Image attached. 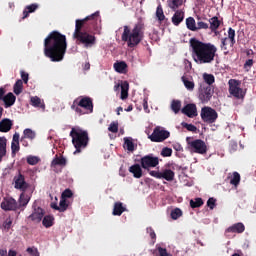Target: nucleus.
<instances>
[{"label":"nucleus","instance_id":"nucleus-1","mask_svg":"<svg viewBox=\"0 0 256 256\" xmlns=\"http://www.w3.org/2000/svg\"><path fill=\"white\" fill-rule=\"evenodd\" d=\"M67 53V36L59 31H52L44 39V55L54 63L63 61Z\"/></svg>","mask_w":256,"mask_h":256},{"label":"nucleus","instance_id":"nucleus-2","mask_svg":"<svg viewBox=\"0 0 256 256\" xmlns=\"http://www.w3.org/2000/svg\"><path fill=\"white\" fill-rule=\"evenodd\" d=\"M190 47L195 63L205 64L213 63V61H215V55H217L216 45L202 42L197 38H191Z\"/></svg>","mask_w":256,"mask_h":256},{"label":"nucleus","instance_id":"nucleus-3","mask_svg":"<svg viewBox=\"0 0 256 256\" xmlns=\"http://www.w3.org/2000/svg\"><path fill=\"white\" fill-rule=\"evenodd\" d=\"M123 29L121 40L127 43V47L130 49L137 47L145 39V24L142 21L136 23L133 29L127 25Z\"/></svg>","mask_w":256,"mask_h":256},{"label":"nucleus","instance_id":"nucleus-4","mask_svg":"<svg viewBox=\"0 0 256 256\" xmlns=\"http://www.w3.org/2000/svg\"><path fill=\"white\" fill-rule=\"evenodd\" d=\"M70 137L72 138V144L76 149L74 155L81 153V150L86 149L87 145H89V132H87V130L72 128Z\"/></svg>","mask_w":256,"mask_h":256},{"label":"nucleus","instance_id":"nucleus-5","mask_svg":"<svg viewBox=\"0 0 256 256\" xmlns=\"http://www.w3.org/2000/svg\"><path fill=\"white\" fill-rule=\"evenodd\" d=\"M71 109L77 115L93 113V99L89 96H80L73 101Z\"/></svg>","mask_w":256,"mask_h":256},{"label":"nucleus","instance_id":"nucleus-6","mask_svg":"<svg viewBox=\"0 0 256 256\" xmlns=\"http://www.w3.org/2000/svg\"><path fill=\"white\" fill-rule=\"evenodd\" d=\"M187 149L191 153H198V155H205L207 153V144L201 139L194 140L193 137L186 138Z\"/></svg>","mask_w":256,"mask_h":256},{"label":"nucleus","instance_id":"nucleus-7","mask_svg":"<svg viewBox=\"0 0 256 256\" xmlns=\"http://www.w3.org/2000/svg\"><path fill=\"white\" fill-rule=\"evenodd\" d=\"M229 85V93L232 95V97H235V99H245V95H247V91L243 90L241 88V81L230 79L228 81Z\"/></svg>","mask_w":256,"mask_h":256},{"label":"nucleus","instance_id":"nucleus-8","mask_svg":"<svg viewBox=\"0 0 256 256\" xmlns=\"http://www.w3.org/2000/svg\"><path fill=\"white\" fill-rule=\"evenodd\" d=\"M200 117L204 123L211 125L219 119V114L217 113V110L209 106H205L201 109Z\"/></svg>","mask_w":256,"mask_h":256},{"label":"nucleus","instance_id":"nucleus-9","mask_svg":"<svg viewBox=\"0 0 256 256\" xmlns=\"http://www.w3.org/2000/svg\"><path fill=\"white\" fill-rule=\"evenodd\" d=\"M169 137H171V132L161 128V126L155 127L153 133L148 136L152 143H163Z\"/></svg>","mask_w":256,"mask_h":256},{"label":"nucleus","instance_id":"nucleus-10","mask_svg":"<svg viewBox=\"0 0 256 256\" xmlns=\"http://www.w3.org/2000/svg\"><path fill=\"white\" fill-rule=\"evenodd\" d=\"M78 41L80 45H84V47H93L95 43H97V38L93 34H89L87 31L81 32L80 34L73 37Z\"/></svg>","mask_w":256,"mask_h":256},{"label":"nucleus","instance_id":"nucleus-11","mask_svg":"<svg viewBox=\"0 0 256 256\" xmlns=\"http://www.w3.org/2000/svg\"><path fill=\"white\" fill-rule=\"evenodd\" d=\"M235 43V29L230 27L228 29V37L221 39L220 47L222 51H226V53H229V49H233Z\"/></svg>","mask_w":256,"mask_h":256},{"label":"nucleus","instance_id":"nucleus-12","mask_svg":"<svg viewBox=\"0 0 256 256\" xmlns=\"http://www.w3.org/2000/svg\"><path fill=\"white\" fill-rule=\"evenodd\" d=\"M140 165L142 169L149 171L159 165V157L153 156V154L146 155L140 159Z\"/></svg>","mask_w":256,"mask_h":256},{"label":"nucleus","instance_id":"nucleus-13","mask_svg":"<svg viewBox=\"0 0 256 256\" xmlns=\"http://www.w3.org/2000/svg\"><path fill=\"white\" fill-rule=\"evenodd\" d=\"M99 17V11L93 13L90 16H87L86 18L79 20H76V24H75V31L73 33V37H76L77 35H80V33H83V27L85 26V23H87V21H95L97 18Z\"/></svg>","mask_w":256,"mask_h":256},{"label":"nucleus","instance_id":"nucleus-14","mask_svg":"<svg viewBox=\"0 0 256 256\" xmlns=\"http://www.w3.org/2000/svg\"><path fill=\"white\" fill-rule=\"evenodd\" d=\"M0 207L3 211H17V209H19V204L13 197H4Z\"/></svg>","mask_w":256,"mask_h":256},{"label":"nucleus","instance_id":"nucleus-15","mask_svg":"<svg viewBox=\"0 0 256 256\" xmlns=\"http://www.w3.org/2000/svg\"><path fill=\"white\" fill-rule=\"evenodd\" d=\"M13 183L14 187L19 189V191H27V189H29V183L25 181V175L21 172H18V174L14 176Z\"/></svg>","mask_w":256,"mask_h":256},{"label":"nucleus","instance_id":"nucleus-16","mask_svg":"<svg viewBox=\"0 0 256 256\" xmlns=\"http://www.w3.org/2000/svg\"><path fill=\"white\" fill-rule=\"evenodd\" d=\"M213 93H215V91L213 90L212 86L202 87L199 91L200 101L202 103H209V101H211V98L213 97Z\"/></svg>","mask_w":256,"mask_h":256},{"label":"nucleus","instance_id":"nucleus-17","mask_svg":"<svg viewBox=\"0 0 256 256\" xmlns=\"http://www.w3.org/2000/svg\"><path fill=\"white\" fill-rule=\"evenodd\" d=\"M32 207L34 210L32 214L28 217V219H30L34 223H41L43 217H45V211L41 207L35 206V204Z\"/></svg>","mask_w":256,"mask_h":256},{"label":"nucleus","instance_id":"nucleus-18","mask_svg":"<svg viewBox=\"0 0 256 256\" xmlns=\"http://www.w3.org/2000/svg\"><path fill=\"white\" fill-rule=\"evenodd\" d=\"M181 111L183 115H186V117H189L190 119L197 117V105L193 103L185 105Z\"/></svg>","mask_w":256,"mask_h":256},{"label":"nucleus","instance_id":"nucleus-19","mask_svg":"<svg viewBox=\"0 0 256 256\" xmlns=\"http://www.w3.org/2000/svg\"><path fill=\"white\" fill-rule=\"evenodd\" d=\"M67 166V159L63 156H55L54 159L51 162V167L55 173H59L57 171V167H66Z\"/></svg>","mask_w":256,"mask_h":256},{"label":"nucleus","instance_id":"nucleus-20","mask_svg":"<svg viewBox=\"0 0 256 256\" xmlns=\"http://www.w3.org/2000/svg\"><path fill=\"white\" fill-rule=\"evenodd\" d=\"M183 19H185V12H183V10H175L174 15L172 16L173 25L179 27V25L183 23Z\"/></svg>","mask_w":256,"mask_h":256},{"label":"nucleus","instance_id":"nucleus-21","mask_svg":"<svg viewBox=\"0 0 256 256\" xmlns=\"http://www.w3.org/2000/svg\"><path fill=\"white\" fill-rule=\"evenodd\" d=\"M245 232V224H243L242 222H238L233 224L232 226L228 227L226 229V233H244Z\"/></svg>","mask_w":256,"mask_h":256},{"label":"nucleus","instance_id":"nucleus-22","mask_svg":"<svg viewBox=\"0 0 256 256\" xmlns=\"http://www.w3.org/2000/svg\"><path fill=\"white\" fill-rule=\"evenodd\" d=\"M141 167L139 164H134L129 167L128 171L132 173L135 179H141L143 177V169Z\"/></svg>","mask_w":256,"mask_h":256},{"label":"nucleus","instance_id":"nucleus-23","mask_svg":"<svg viewBox=\"0 0 256 256\" xmlns=\"http://www.w3.org/2000/svg\"><path fill=\"white\" fill-rule=\"evenodd\" d=\"M12 127L13 121H11L9 118H4L2 121H0V133H9Z\"/></svg>","mask_w":256,"mask_h":256},{"label":"nucleus","instance_id":"nucleus-24","mask_svg":"<svg viewBox=\"0 0 256 256\" xmlns=\"http://www.w3.org/2000/svg\"><path fill=\"white\" fill-rule=\"evenodd\" d=\"M210 26L208 28L212 33H217V29L221 27V20H219V17L213 16L209 19Z\"/></svg>","mask_w":256,"mask_h":256},{"label":"nucleus","instance_id":"nucleus-25","mask_svg":"<svg viewBox=\"0 0 256 256\" xmlns=\"http://www.w3.org/2000/svg\"><path fill=\"white\" fill-rule=\"evenodd\" d=\"M5 104V107H13L15 105V101H17V97L12 92H9L6 96H4L2 100Z\"/></svg>","mask_w":256,"mask_h":256},{"label":"nucleus","instance_id":"nucleus-26","mask_svg":"<svg viewBox=\"0 0 256 256\" xmlns=\"http://www.w3.org/2000/svg\"><path fill=\"white\" fill-rule=\"evenodd\" d=\"M125 211H127V208H125L121 202L114 203L112 215L121 217V215H123V213H125Z\"/></svg>","mask_w":256,"mask_h":256},{"label":"nucleus","instance_id":"nucleus-27","mask_svg":"<svg viewBox=\"0 0 256 256\" xmlns=\"http://www.w3.org/2000/svg\"><path fill=\"white\" fill-rule=\"evenodd\" d=\"M160 179H165V181H173L175 179V172L171 169H164L160 172Z\"/></svg>","mask_w":256,"mask_h":256},{"label":"nucleus","instance_id":"nucleus-28","mask_svg":"<svg viewBox=\"0 0 256 256\" xmlns=\"http://www.w3.org/2000/svg\"><path fill=\"white\" fill-rule=\"evenodd\" d=\"M5 155H7V138L0 137V163Z\"/></svg>","mask_w":256,"mask_h":256},{"label":"nucleus","instance_id":"nucleus-29","mask_svg":"<svg viewBox=\"0 0 256 256\" xmlns=\"http://www.w3.org/2000/svg\"><path fill=\"white\" fill-rule=\"evenodd\" d=\"M29 201H31V197L25 193H21L18 200V209H20L21 207H27Z\"/></svg>","mask_w":256,"mask_h":256},{"label":"nucleus","instance_id":"nucleus-30","mask_svg":"<svg viewBox=\"0 0 256 256\" xmlns=\"http://www.w3.org/2000/svg\"><path fill=\"white\" fill-rule=\"evenodd\" d=\"M127 62L120 61L114 63V69L116 73H127Z\"/></svg>","mask_w":256,"mask_h":256},{"label":"nucleus","instance_id":"nucleus-31","mask_svg":"<svg viewBox=\"0 0 256 256\" xmlns=\"http://www.w3.org/2000/svg\"><path fill=\"white\" fill-rule=\"evenodd\" d=\"M185 0H167L168 7L172 9V11H177L181 5H183Z\"/></svg>","mask_w":256,"mask_h":256},{"label":"nucleus","instance_id":"nucleus-32","mask_svg":"<svg viewBox=\"0 0 256 256\" xmlns=\"http://www.w3.org/2000/svg\"><path fill=\"white\" fill-rule=\"evenodd\" d=\"M120 87H121L120 99H122V101H125V99L129 97V83L124 82Z\"/></svg>","mask_w":256,"mask_h":256},{"label":"nucleus","instance_id":"nucleus-33","mask_svg":"<svg viewBox=\"0 0 256 256\" xmlns=\"http://www.w3.org/2000/svg\"><path fill=\"white\" fill-rule=\"evenodd\" d=\"M181 80L188 91H193V89H195V82L189 80L187 76H182Z\"/></svg>","mask_w":256,"mask_h":256},{"label":"nucleus","instance_id":"nucleus-34","mask_svg":"<svg viewBox=\"0 0 256 256\" xmlns=\"http://www.w3.org/2000/svg\"><path fill=\"white\" fill-rule=\"evenodd\" d=\"M13 91L15 95H21L23 93V80L19 79L15 82Z\"/></svg>","mask_w":256,"mask_h":256},{"label":"nucleus","instance_id":"nucleus-35","mask_svg":"<svg viewBox=\"0 0 256 256\" xmlns=\"http://www.w3.org/2000/svg\"><path fill=\"white\" fill-rule=\"evenodd\" d=\"M53 221H55V218L51 215L44 216L42 220V224L46 229H49V227H53Z\"/></svg>","mask_w":256,"mask_h":256},{"label":"nucleus","instance_id":"nucleus-36","mask_svg":"<svg viewBox=\"0 0 256 256\" xmlns=\"http://www.w3.org/2000/svg\"><path fill=\"white\" fill-rule=\"evenodd\" d=\"M186 26L189 31H197V24L195 23V18L188 17L186 19Z\"/></svg>","mask_w":256,"mask_h":256},{"label":"nucleus","instance_id":"nucleus-37","mask_svg":"<svg viewBox=\"0 0 256 256\" xmlns=\"http://www.w3.org/2000/svg\"><path fill=\"white\" fill-rule=\"evenodd\" d=\"M30 101L33 107H40V109H43V111H45V104L41 103V98L34 96L31 98Z\"/></svg>","mask_w":256,"mask_h":256},{"label":"nucleus","instance_id":"nucleus-38","mask_svg":"<svg viewBox=\"0 0 256 256\" xmlns=\"http://www.w3.org/2000/svg\"><path fill=\"white\" fill-rule=\"evenodd\" d=\"M156 17L159 23H163V21H165V13L163 12V7L161 5H158L156 8Z\"/></svg>","mask_w":256,"mask_h":256},{"label":"nucleus","instance_id":"nucleus-39","mask_svg":"<svg viewBox=\"0 0 256 256\" xmlns=\"http://www.w3.org/2000/svg\"><path fill=\"white\" fill-rule=\"evenodd\" d=\"M239 183H241V175L239 174V172H233L230 184L234 185V187H237Z\"/></svg>","mask_w":256,"mask_h":256},{"label":"nucleus","instance_id":"nucleus-40","mask_svg":"<svg viewBox=\"0 0 256 256\" xmlns=\"http://www.w3.org/2000/svg\"><path fill=\"white\" fill-rule=\"evenodd\" d=\"M203 206V199L202 198H195V200H190V207L192 209H197Z\"/></svg>","mask_w":256,"mask_h":256},{"label":"nucleus","instance_id":"nucleus-41","mask_svg":"<svg viewBox=\"0 0 256 256\" xmlns=\"http://www.w3.org/2000/svg\"><path fill=\"white\" fill-rule=\"evenodd\" d=\"M124 147H126L127 151H135V144L130 138H124Z\"/></svg>","mask_w":256,"mask_h":256},{"label":"nucleus","instance_id":"nucleus-42","mask_svg":"<svg viewBox=\"0 0 256 256\" xmlns=\"http://www.w3.org/2000/svg\"><path fill=\"white\" fill-rule=\"evenodd\" d=\"M23 137H25L26 139H30V141H33V139H35L36 137V134L35 132H33V130L29 129V128H26L24 131H23Z\"/></svg>","mask_w":256,"mask_h":256},{"label":"nucleus","instance_id":"nucleus-43","mask_svg":"<svg viewBox=\"0 0 256 256\" xmlns=\"http://www.w3.org/2000/svg\"><path fill=\"white\" fill-rule=\"evenodd\" d=\"M203 79L205 83H207L208 87H211V85L215 83V76H213V74H204Z\"/></svg>","mask_w":256,"mask_h":256},{"label":"nucleus","instance_id":"nucleus-44","mask_svg":"<svg viewBox=\"0 0 256 256\" xmlns=\"http://www.w3.org/2000/svg\"><path fill=\"white\" fill-rule=\"evenodd\" d=\"M171 109L175 113H179L181 111V102L179 100H173L171 103Z\"/></svg>","mask_w":256,"mask_h":256},{"label":"nucleus","instance_id":"nucleus-45","mask_svg":"<svg viewBox=\"0 0 256 256\" xmlns=\"http://www.w3.org/2000/svg\"><path fill=\"white\" fill-rule=\"evenodd\" d=\"M183 215V211H181V209L179 208H175L171 211V219H173L174 221H176V219H179V217H181Z\"/></svg>","mask_w":256,"mask_h":256},{"label":"nucleus","instance_id":"nucleus-46","mask_svg":"<svg viewBox=\"0 0 256 256\" xmlns=\"http://www.w3.org/2000/svg\"><path fill=\"white\" fill-rule=\"evenodd\" d=\"M108 131H110V133H118L119 132V122H117V121L111 122L108 127Z\"/></svg>","mask_w":256,"mask_h":256},{"label":"nucleus","instance_id":"nucleus-47","mask_svg":"<svg viewBox=\"0 0 256 256\" xmlns=\"http://www.w3.org/2000/svg\"><path fill=\"white\" fill-rule=\"evenodd\" d=\"M59 207L60 213H65V211H67L69 204H67V200L65 198L60 199Z\"/></svg>","mask_w":256,"mask_h":256},{"label":"nucleus","instance_id":"nucleus-48","mask_svg":"<svg viewBox=\"0 0 256 256\" xmlns=\"http://www.w3.org/2000/svg\"><path fill=\"white\" fill-rule=\"evenodd\" d=\"M182 127H184V129H187V131H191L192 133H197V126L193 124L182 122Z\"/></svg>","mask_w":256,"mask_h":256},{"label":"nucleus","instance_id":"nucleus-49","mask_svg":"<svg viewBox=\"0 0 256 256\" xmlns=\"http://www.w3.org/2000/svg\"><path fill=\"white\" fill-rule=\"evenodd\" d=\"M28 165H37V163H39V161H41V159L37 156H28L26 159Z\"/></svg>","mask_w":256,"mask_h":256},{"label":"nucleus","instance_id":"nucleus-50","mask_svg":"<svg viewBox=\"0 0 256 256\" xmlns=\"http://www.w3.org/2000/svg\"><path fill=\"white\" fill-rule=\"evenodd\" d=\"M73 197V191L71 189L67 188L62 192L61 198L62 199H71Z\"/></svg>","mask_w":256,"mask_h":256},{"label":"nucleus","instance_id":"nucleus-51","mask_svg":"<svg viewBox=\"0 0 256 256\" xmlns=\"http://www.w3.org/2000/svg\"><path fill=\"white\" fill-rule=\"evenodd\" d=\"M162 157H171L173 155V149L169 147H164L161 151Z\"/></svg>","mask_w":256,"mask_h":256},{"label":"nucleus","instance_id":"nucleus-52","mask_svg":"<svg viewBox=\"0 0 256 256\" xmlns=\"http://www.w3.org/2000/svg\"><path fill=\"white\" fill-rule=\"evenodd\" d=\"M201 29H209V24L207 22L198 21L196 25V31H199Z\"/></svg>","mask_w":256,"mask_h":256},{"label":"nucleus","instance_id":"nucleus-53","mask_svg":"<svg viewBox=\"0 0 256 256\" xmlns=\"http://www.w3.org/2000/svg\"><path fill=\"white\" fill-rule=\"evenodd\" d=\"M20 146H19V142H12L11 143V151H12V155H16V153H18V151L20 150Z\"/></svg>","mask_w":256,"mask_h":256},{"label":"nucleus","instance_id":"nucleus-54","mask_svg":"<svg viewBox=\"0 0 256 256\" xmlns=\"http://www.w3.org/2000/svg\"><path fill=\"white\" fill-rule=\"evenodd\" d=\"M28 10V13H35L39 9V5L31 4L25 7Z\"/></svg>","mask_w":256,"mask_h":256},{"label":"nucleus","instance_id":"nucleus-55","mask_svg":"<svg viewBox=\"0 0 256 256\" xmlns=\"http://www.w3.org/2000/svg\"><path fill=\"white\" fill-rule=\"evenodd\" d=\"M20 75H21L22 81L25 83V85H27V83H29V73L22 70L20 72Z\"/></svg>","mask_w":256,"mask_h":256},{"label":"nucleus","instance_id":"nucleus-56","mask_svg":"<svg viewBox=\"0 0 256 256\" xmlns=\"http://www.w3.org/2000/svg\"><path fill=\"white\" fill-rule=\"evenodd\" d=\"M215 203H217V200L215 198H209L207 201V207H209V209L213 210V209H215Z\"/></svg>","mask_w":256,"mask_h":256},{"label":"nucleus","instance_id":"nucleus-57","mask_svg":"<svg viewBox=\"0 0 256 256\" xmlns=\"http://www.w3.org/2000/svg\"><path fill=\"white\" fill-rule=\"evenodd\" d=\"M146 231L153 241L157 239V234H155V230H153L151 227H148Z\"/></svg>","mask_w":256,"mask_h":256},{"label":"nucleus","instance_id":"nucleus-58","mask_svg":"<svg viewBox=\"0 0 256 256\" xmlns=\"http://www.w3.org/2000/svg\"><path fill=\"white\" fill-rule=\"evenodd\" d=\"M157 249H158L159 256H173L167 252L166 248L158 247Z\"/></svg>","mask_w":256,"mask_h":256},{"label":"nucleus","instance_id":"nucleus-59","mask_svg":"<svg viewBox=\"0 0 256 256\" xmlns=\"http://www.w3.org/2000/svg\"><path fill=\"white\" fill-rule=\"evenodd\" d=\"M26 251L31 256H39V251L37 250V248H27Z\"/></svg>","mask_w":256,"mask_h":256},{"label":"nucleus","instance_id":"nucleus-60","mask_svg":"<svg viewBox=\"0 0 256 256\" xmlns=\"http://www.w3.org/2000/svg\"><path fill=\"white\" fill-rule=\"evenodd\" d=\"M149 172V175H151V177H155L156 179H161V172L159 171H148Z\"/></svg>","mask_w":256,"mask_h":256},{"label":"nucleus","instance_id":"nucleus-61","mask_svg":"<svg viewBox=\"0 0 256 256\" xmlns=\"http://www.w3.org/2000/svg\"><path fill=\"white\" fill-rule=\"evenodd\" d=\"M11 225H13L11 218L6 219V221L3 223L4 229H11Z\"/></svg>","mask_w":256,"mask_h":256},{"label":"nucleus","instance_id":"nucleus-62","mask_svg":"<svg viewBox=\"0 0 256 256\" xmlns=\"http://www.w3.org/2000/svg\"><path fill=\"white\" fill-rule=\"evenodd\" d=\"M20 135L19 133H15L12 138V143H19Z\"/></svg>","mask_w":256,"mask_h":256},{"label":"nucleus","instance_id":"nucleus-63","mask_svg":"<svg viewBox=\"0 0 256 256\" xmlns=\"http://www.w3.org/2000/svg\"><path fill=\"white\" fill-rule=\"evenodd\" d=\"M247 67H253V59H248L244 64V69H247Z\"/></svg>","mask_w":256,"mask_h":256},{"label":"nucleus","instance_id":"nucleus-64","mask_svg":"<svg viewBox=\"0 0 256 256\" xmlns=\"http://www.w3.org/2000/svg\"><path fill=\"white\" fill-rule=\"evenodd\" d=\"M5 88L0 87V101H3L4 97H5Z\"/></svg>","mask_w":256,"mask_h":256}]
</instances>
